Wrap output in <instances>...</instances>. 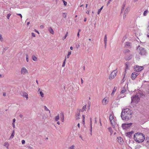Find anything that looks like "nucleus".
Returning <instances> with one entry per match:
<instances>
[{
  "mask_svg": "<svg viewBox=\"0 0 149 149\" xmlns=\"http://www.w3.org/2000/svg\"><path fill=\"white\" fill-rule=\"evenodd\" d=\"M32 59L33 61H36L37 60V57L34 55H33L32 56Z\"/></svg>",
  "mask_w": 149,
  "mask_h": 149,
  "instance_id": "22",
  "label": "nucleus"
},
{
  "mask_svg": "<svg viewBox=\"0 0 149 149\" xmlns=\"http://www.w3.org/2000/svg\"><path fill=\"white\" fill-rule=\"evenodd\" d=\"M66 16H67V14L66 13H63V16L65 18H66Z\"/></svg>",
  "mask_w": 149,
  "mask_h": 149,
  "instance_id": "46",
  "label": "nucleus"
},
{
  "mask_svg": "<svg viewBox=\"0 0 149 149\" xmlns=\"http://www.w3.org/2000/svg\"><path fill=\"white\" fill-rule=\"evenodd\" d=\"M132 123H124L122 125V127L123 129H125L126 128H128L129 127H130Z\"/></svg>",
  "mask_w": 149,
  "mask_h": 149,
  "instance_id": "8",
  "label": "nucleus"
},
{
  "mask_svg": "<svg viewBox=\"0 0 149 149\" xmlns=\"http://www.w3.org/2000/svg\"><path fill=\"white\" fill-rule=\"evenodd\" d=\"M125 5H126V3H124L123 4V7H122V9H121V13L122 12L123 10H124V9L125 7Z\"/></svg>",
  "mask_w": 149,
  "mask_h": 149,
  "instance_id": "29",
  "label": "nucleus"
},
{
  "mask_svg": "<svg viewBox=\"0 0 149 149\" xmlns=\"http://www.w3.org/2000/svg\"><path fill=\"white\" fill-rule=\"evenodd\" d=\"M141 147V146L140 145H138L136 147V148H139Z\"/></svg>",
  "mask_w": 149,
  "mask_h": 149,
  "instance_id": "54",
  "label": "nucleus"
},
{
  "mask_svg": "<svg viewBox=\"0 0 149 149\" xmlns=\"http://www.w3.org/2000/svg\"><path fill=\"white\" fill-rule=\"evenodd\" d=\"M123 97H124V96L123 97L121 95H120L118 96V99H119Z\"/></svg>",
  "mask_w": 149,
  "mask_h": 149,
  "instance_id": "48",
  "label": "nucleus"
},
{
  "mask_svg": "<svg viewBox=\"0 0 149 149\" xmlns=\"http://www.w3.org/2000/svg\"><path fill=\"white\" fill-rule=\"evenodd\" d=\"M107 35H105V36L104 39V42H107Z\"/></svg>",
  "mask_w": 149,
  "mask_h": 149,
  "instance_id": "31",
  "label": "nucleus"
},
{
  "mask_svg": "<svg viewBox=\"0 0 149 149\" xmlns=\"http://www.w3.org/2000/svg\"><path fill=\"white\" fill-rule=\"evenodd\" d=\"M134 140L139 143L143 142L145 139V135L141 133H136L134 135Z\"/></svg>",
  "mask_w": 149,
  "mask_h": 149,
  "instance_id": "2",
  "label": "nucleus"
},
{
  "mask_svg": "<svg viewBox=\"0 0 149 149\" xmlns=\"http://www.w3.org/2000/svg\"><path fill=\"white\" fill-rule=\"evenodd\" d=\"M3 77V75H1L0 74V78Z\"/></svg>",
  "mask_w": 149,
  "mask_h": 149,
  "instance_id": "62",
  "label": "nucleus"
},
{
  "mask_svg": "<svg viewBox=\"0 0 149 149\" xmlns=\"http://www.w3.org/2000/svg\"><path fill=\"white\" fill-rule=\"evenodd\" d=\"M80 116V113L79 112H77V113L76 115V118L77 120L79 119V116Z\"/></svg>",
  "mask_w": 149,
  "mask_h": 149,
  "instance_id": "24",
  "label": "nucleus"
},
{
  "mask_svg": "<svg viewBox=\"0 0 149 149\" xmlns=\"http://www.w3.org/2000/svg\"><path fill=\"white\" fill-rule=\"evenodd\" d=\"M126 91V90L125 89H123L121 91L120 93L121 94H122L125 93Z\"/></svg>",
  "mask_w": 149,
  "mask_h": 149,
  "instance_id": "45",
  "label": "nucleus"
},
{
  "mask_svg": "<svg viewBox=\"0 0 149 149\" xmlns=\"http://www.w3.org/2000/svg\"><path fill=\"white\" fill-rule=\"evenodd\" d=\"M146 141V143H149V137H147Z\"/></svg>",
  "mask_w": 149,
  "mask_h": 149,
  "instance_id": "40",
  "label": "nucleus"
},
{
  "mask_svg": "<svg viewBox=\"0 0 149 149\" xmlns=\"http://www.w3.org/2000/svg\"><path fill=\"white\" fill-rule=\"evenodd\" d=\"M83 120L82 121L83 122V124L84 125V119H85V116L84 115H83Z\"/></svg>",
  "mask_w": 149,
  "mask_h": 149,
  "instance_id": "44",
  "label": "nucleus"
},
{
  "mask_svg": "<svg viewBox=\"0 0 149 149\" xmlns=\"http://www.w3.org/2000/svg\"><path fill=\"white\" fill-rule=\"evenodd\" d=\"M29 57H28V54H26V61L27 62H29Z\"/></svg>",
  "mask_w": 149,
  "mask_h": 149,
  "instance_id": "38",
  "label": "nucleus"
},
{
  "mask_svg": "<svg viewBox=\"0 0 149 149\" xmlns=\"http://www.w3.org/2000/svg\"><path fill=\"white\" fill-rule=\"evenodd\" d=\"M127 14V13H124V14L123 15V19H124L126 17V16Z\"/></svg>",
  "mask_w": 149,
  "mask_h": 149,
  "instance_id": "49",
  "label": "nucleus"
},
{
  "mask_svg": "<svg viewBox=\"0 0 149 149\" xmlns=\"http://www.w3.org/2000/svg\"><path fill=\"white\" fill-rule=\"evenodd\" d=\"M44 27V26L43 25H41L40 26V27L41 29H42Z\"/></svg>",
  "mask_w": 149,
  "mask_h": 149,
  "instance_id": "59",
  "label": "nucleus"
},
{
  "mask_svg": "<svg viewBox=\"0 0 149 149\" xmlns=\"http://www.w3.org/2000/svg\"><path fill=\"white\" fill-rule=\"evenodd\" d=\"M130 63H128V62H126L125 64V65H126V69L125 70V72L126 71V70L127 69L129 68V65H130Z\"/></svg>",
  "mask_w": 149,
  "mask_h": 149,
  "instance_id": "19",
  "label": "nucleus"
},
{
  "mask_svg": "<svg viewBox=\"0 0 149 149\" xmlns=\"http://www.w3.org/2000/svg\"><path fill=\"white\" fill-rule=\"evenodd\" d=\"M90 131L91 132V134L92 132V118H90Z\"/></svg>",
  "mask_w": 149,
  "mask_h": 149,
  "instance_id": "20",
  "label": "nucleus"
},
{
  "mask_svg": "<svg viewBox=\"0 0 149 149\" xmlns=\"http://www.w3.org/2000/svg\"><path fill=\"white\" fill-rule=\"evenodd\" d=\"M138 75L139 73L138 72H133L132 74L131 78L132 79L134 80Z\"/></svg>",
  "mask_w": 149,
  "mask_h": 149,
  "instance_id": "9",
  "label": "nucleus"
},
{
  "mask_svg": "<svg viewBox=\"0 0 149 149\" xmlns=\"http://www.w3.org/2000/svg\"><path fill=\"white\" fill-rule=\"evenodd\" d=\"M21 95L23 96L24 97H25L26 99H28V97L27 94L26 93L24 92H22L20 93Z\"/></svg>",
  "mask_w": 149,
  "mask_h": 149,
  "instance_id": "10",
  "label": "nucleus"
},
{
  "mask_svg": "<svg viewBox=\"0 0 149 149\" xmlns=\"http://www.w3.org/2000/svg\"><path fill=\"white\" fill-rule=\"evenodd\" d=\"M130 51L128 49H125L123 51V52L125 54H128L130 53Z\"/></svg>",
  "mask_w": 149,
  "mask_h": 149,
  "instance_id": "18",
  "label": "nucleus"
},
{
  "mask_svg": "<svg viewBox=\"0 0 149 149\" xmlns=\"http://www.w3.org/2000/svg\"><path fill=\"white\" fill-rule=\"evenodd\" d=\"M130 42H126V45L127 46H130Z\"/></svg>",
  "mask_w": 149,
  "mask_h": 149,
  "instance_id": "52",
  "label": "nucleus"
},
{
  "mask_svg": "<svg viewBox=\"0 0 149 149\" xmlns=\"http://www.w3.org/2000/svg\"><path fill=\"white\" fill-rule=\"evenodd\" d=\"M139 54L141 55H145L146 52L144 48L143 47H140L139 49Z\"/></svg>",
  "mask_w": 149,
  "mask_h": 149,
  "instance_id": "6",
  "label": "nucleus"
},
{
  "mask_svg": "<svg viewBox=\"0 0 149 149\" xmlns=\"http://www.w3.org/2000/svg\"><path fill=\"white\" fill-rule=\"evenodd\" d=\"M48 30L50 33H52V34H54V31L53 29L51 27H49V28Z\"/></svg>",
  "mask_w": 149,
  "mask_h": 149,
  "instance_id": "15",
  "label": "nucleus"
},
{
  "mask_svg": "<svg viewBox=\"0 0 149 149\" xmlns=\"http://www.w3.org/2000/svg\"><path fill=\"white\" fill-rule=\"evenodd\" d=\"M0 40L1 42H3V38L1 34H0Z\"/></svg>",
  "mask_w": 149,
  "mask_h": 149,
  "instance_id": "36",
  "label": "nucleus"
},
{
  "mask_svg": "<svg viewBox=\"0 0 149 149\" xmlns=\"http://www.w3.org/2000/svg\"><path fill=\"white\" fill-rule=\"evenodd\" d=\"M14 135H15V132H14V131L13 130L12 132V134L11 135L10 137V139H12L13 137L14 136Z\"/></svg>",
  "mask_w": 149,
  "mask_h": 149,
  "instance_id": "26",
  "label": "nucleus"
},
{
  "mask_svg": "<svg viewBox=\"0 0 149 149\" xmlns=\"http://www.w3.org/2000/svg\"><path fill=\"white\" fill-rule=\"evenodd\" d=\"M29 149H33V148L31 146H29Z\"/></svg>",
  "mask_w": 149,
  "mask_h": 149,
  "instance_id": "64",
  "label": "nucleus"
},
{
  "mask_svg": "<svg viewBox=\"0 0 149 149\" xmlns=\"http://www.w3.org/2000/svg\"><path fill=\"white\" fill-rule=\"evenodd\" d=\"M44 108H45V111H49V113H50V110H49L46 107V106H44Z\"/></svg>",
  "mask_w": 149,
  "mask_h": 149,
  "instance_id": "32",
  "label": "nucleus"
},
{
  "mask_svg": "<svg viewBox=\"0 0 149 149\" xmlns=\"http://www.w3.org/2000/svg\"><path fill=\"white\" fill-rule=\"evenodd\" d=\"M134 71L136 72H139L143 70V68L142 66H139L136 65L134 66Z\"/></svg>",
  "mask_w": 149,
  "mask_h": 149,
  "instance_id": "4",
  "label": "nucleus"
},
{
  "mask_svg": "<svg viewBox=\"0 0 149 149\" xmlns=\"http://www.w3.org/2000/svg\"><path fill=\"white\" fill-rule=\"evenodd\" d=\"M125 74H124V77L123 78V79H122V81H121V82L122 83H123L124 82V81L126 79H125Z\"/></svg>",
  "mask_w": 149,
  "mask_h": 149,
  "instance_id": "35",
  "label": "nucleus"
},
{
  "mask_svg": "<svg viewBox=\"0 0 149 149\" xmlns=\"http://www.w3.org/2000/svg\"><path fill=\"white\" fill-rule=\"evenodd\" d=\"M4 146H6L7 148L9 146V144L7 142H6L4 143Z\"/></svg>",
  "mask_w": 149,
  "mask_h": 149,
  "instance_id": "30",
  "label": "nucleus"
},
{
  "mask_svg": "<svg viewBox=\"0 0 149 149\" xmlns=\"http://www.w3.org/2000/svg\"><path fill=\"white\" fill-rule=\"evenodd\" d=\"M25 141L24 140H23L22 141V144H24L25 143Z\"/></svg>",
  "mask_w": 149,
  "mask_h": 149,
  "instance_id": "51",
  "label": "nucleus"
},
{
  "mask_svg": "<svg viewBox=\"0 0 149 149\" xmlns=\"http://www.w3.org/2000/svg\"><path fill=\"white\" fill-rule=\"evenodd\" d=\"M132 57V55H131L129 56V57H128L127 58V57H126L125 58L126 60H129Z\"/></svg>",
  "mask_w": 149,
  "mask_h": 149,
  "instance_id": "33",
  "label": "nucleus"
},
{
  "mask_svg": "<svg viewBox=\"0 0 149 149\" xmlns=\"http://www.w3.org/2000/svg\"><path fill=\"white\" fill-rule=\"evenodd\" d=\"M11 14H8L7 16V18L8 19H9L10 16Z\"/></svg>",
  "mask_w": 149,
  "mask_h": 149,
  "instance_id": "47",
  "label": "nucleus"
},
{
  "mask_svg": "<svg viewBox=\"0 0 149 149\" xmlns=\"http://www.w3.org/2000/svg\"><path fill=\"white\" fill-rule=\"evenodd\" d=\"M110 121L112 126H114L115 125L114 120H110Z\"/></svg>",
  "mask_w": 149,
  "mask_h": 149,
  "instance_id": "23",
  "label": "nucleus"
},
{
  "mask_svg": "<svg viewBox=\"0 0 149 149\" xmlns=\"http://www.w3.org/2000/svg\"><path fill=\"white\" fill-rule=\"evenodd\" d=\"M80 45L79 44L76 45L77 48L78 49Z\"/></svg>",
  "mask_w": 149,
  "mask_h": 149,
  "instance_id": "55",
  "label": "nucleus"
},
{
  "mask_svg": "<svg viewBox=\"0 0 149 149\" xmlns=\"http://www.w3.org/2000/svg\"><path fill=\"white\" fill-rule=\"evenodd\" d=\"M118 141V143L122 144L123 143V139L120 137H119L117 138Z\"/></svg>",
  "mask_w": 149,
  "mask_h": 149,
  "instance_id": "12",
  "label": "nucleus"
},
{
  "mask_svg": "<svg viewBox=\"0 0 149 149\" xmlns=\"http://www.w3.org/2000/svg\"><path fill=\"white\" fill-rule=\"evenodd\" d=\"M15 118L14 119H13V123H15Z\"/></svg>",
  "mask_w": 149,
  "mask_h": 149,
  "instance_id": "58",
  "label": "nucleus"
},
{
  "mask_svg": "<svg viewBox=\"0 0 149 149\" xmlns=\"http://www.w3.org/2000/svg\"><path fill=\"white\" fill-rule=\"evenodd\" d=\"M103 8V6H102L101 8L99 9L98 10V12H97V14H99L100 12L101 11V10H102V9Z\"/></svg>",
  "mask_w": 149,
  "mask_h": 149,
  "instance_id": "34",
  "label": "nucleus"
},
{
  "mask_svg": "<svg viewBox=\"0 0 149 149\" xmlns=\"http://www.w3.org/2000/svg\"><path fill=\"white\" fill-rule=\"evenodd\" d=\"M148 12V11L147 10L145 11L143 13V16H146Z\"/></svg>",
  "mask_w": 149,
  "mask_h": 149,
  "instance_id": "27",
  "label": "nucleus"
},
{
  "mask_svg": "<svg viewBox=\"0 0 149 149\" xmlns=\"http://www.w3.org/2000/svg\"><path fill=\"white\" fill-rule=\"evenodd\" d=\"M63 2L64 3V6H66L67 3V2L64 1H63Z\"/></svg>",
  "mask_w": 149,
  "mask_h": 149,
  "instance_id": "50",
  "label": "nucleus"
},
{
  "mask_svg": "<svg viewBox=\"0 0 149 149\" xmlns=\"http://www.w3.org/2000/svg\"><path fill=\"white\" fill-rule=\"evenodd\" d=\"M40 95L42 97H44V93H43L42 92V91L40 92Z\"/></svg>",
  "mask_w": 149,
  "mask_h": 149,
  "instance_id": "39",
  "label": "nucleus"
},
{
  "mask_svg": "<svg viewBox=\"0 0 149 149\" xmlns=\"http://www.w3.org/2000/svg\"><path fill=\"white\" fill-rule=\"evenodd\" d=\"M69 149H74V146L72 145L69 148Z\"/></svg>",
  "mask_w": 149,
  "mask_h": 149,
  "instance_id": "42",
  "label": "nucleus"
},
{
  "mask_svg": "<svg viewBox=\"0 0 149 149\" xmlns=\"http://www.w3.org/2000/svg\"><path fill=\"white\" fill-rule=\"evenodd\" d=\"M20 73L21 74L25 75L28 73V71L26 68L23 67L21 69Z\"/></svg>",
  "mask_w": 149,
  "mask_h": 149,
  "instance_id": "7",
  "label": "nucleus"
},
{
  "mask_svg": "<svg viewBox=\"0 0 149 149\" xmlns=\"http://www.w3.org/2000/svg\"><path fill=\"white\" fill-rule=\"evenodd\" d=\"M108 101L107 100V99H106V98L103 99L102 101V104L103 105H106L108 103Z\"/></svg>",
  "mask_w": 149,
  "mask_h": 149,
  "instance_id": "11",
  "label": "nucleus"
},
{
  "mask_svg": "<svg viewBox=\"0 0 149 149\" xmlns=\"http://www.w3.org/2000/svg\"><path fill=\"white\" fill-rule=\"evenodd\" d=\"M71 54V52H68V54L67 56V57L68 58H69V56Z\"/></svg>",
  "mask_w": 149,
  "mask_h": 149,
  "instance_id": "41",
  "label": "nucleus"
},
{
  "mask_svg": "<svg viewBox=\"0 0 149 149\" xmlns=\"http://www.w3.org/2000/svg\"><path fill=\"white\" fill-rule=\"evenodd\" d=\"M140 95V93H138L132 97V102H135L136 103H138L140 100V97H139Z\"/></svg>",
  "mask_w": 149,
  "mask_h": 149,
  "instance_id": "3",
  "label": "nucleus"
},
{
  "mask_svg": "<svg viewBox=\"0 0 149 149\" xmlns=\"http://www.w3.org/2000/svg\"><path fill=\"white\" fill-rule=\"evenodd\" d=\"M79 32H78L77 33V36L78 37H79Z\"/></svg>",
  "mask_w": 149,
  "mask_h": 149,
  "instance_id": "63",
  "label": "nucleus"
},
{
  "mask_svg": "<svg viewBox=\"0 0 149 149\" xmlns=\"http://www.w3.org/2000/svg\"><path fill=\"white\" fill-rule=\"evenodd\" d=\"M130 10V8L129 7H127L125 9L124 13H127V12L129 11Z\"/></svg>",
  "mask_w": 149,
  "mask_h": 149,
  "instance_id": "25",
  "label": "nucleus"
},
{
  "mask_svg": "<svg viewBox=\"0 0 149 149\" xmlns=\"http://www.w3.org/2000/svg\"><path fill=\"white\" fill-rule=\"evenodd\" d=\"M61 120L62 122H64V115L63 113H61Z\"/></svg>",
  "mask_w": 149,
  "mask_h": 149,
  "instance_id": "16",
  "label": "nucleus"
},
{
  "mask_svg": "<svg viewBox=\"0 0 149 149\" xmlns=\"http://www.w3.org/2000/svg\"><path fill=\"white\" fill-rule=\"evenodd\" d=\"M31 34H32V36H33L34 37H35V34L33 33H31Z\"/></svg>",
  "mask_w": 149,
  "mask_h": 149,
  "instance_id": "56",
  "label": "nucleus"
},
{
  "mask_svg": "<svg viewBox=\"0 0 149 149\" xmlns=\"http://www.w3.org/2000/svg\"><path fill=\"white\" fill-rule=\"evenodd\" d=\"M17 15H18V16H19L21 18H22V15L20 14H17Z\"/></svg>",
  "mask_w": 149,
  "mask_h": 149,
  "instance_id": "53",
  "label": "nucleus"
},
{
  "mask_svg": "<svg viewBox=\"0 0 149 149\" xmlns=\"http://www.w3.org/2000/svg\"><path fill=\"white\" fill-rule=\"evenodd\" d=\"M81 83L82 84L83 83V80L82 78H81Z\"/></svg>",
  "mask_w": 149,
  "mask_h": 149,
  "instance_id": "60",
  "label": "nucleus"
},
{
  "mask_svg": "<svg viewBox=\"0 0 149 149\" xmlns=\"http://www.w3.org/2000/svg\"><path fill=\"white\" fill-rule=\"evenodd\" d=\"M117 73L116 70H113L110 74L109 76V79H113L116 76V74Z\"/></svg>",
  "mask_w": 149,
  "mask_h": 149,
  "instance_id": "5",
  "label": "nucleus"
},
{
  "mask_svg": "<svg viewBox=\"0 0 149 149\" xmlns=\"http://www.w3.org/2000/svg\"><path fill=\"white\" fill-rule=\"evenodd\" d=\"M133 133L134 132L133 131L127 132L126 134V136H127L129 137L130 138L132 135L133 134Z\"/></svg>",
  "mask_w": 149,
  "mask_h": 149,
  "instance_id": "14",
  "label": "nucleus"
},
{
  "mask_svg": "<svg viewBox=\"0 0 149 149\" xmlns=\"http://www.w3.org/2000/svg\"><path fill=\"white\" fill-rule=\"evenodd\" d=\"M66 60V58H65V60H64V62H63V63L62 64V67H64L65 66V62Z\"/></svg>",
  "mask_w": 149,
  "mask_h": 149,
  "instance_id": "43",
  "label": "nucleus"
},
{
  "mask_svg": "<svg viewBox=\"0 0 149 149\" xmlns=\"http://www.w3.org/2000/svg\"><path fill=\"white\" fill-rule=\"evenodd\" d=\"M110 120H114V117L112 114H110L109 116Z\"/></svg>",
  "mask_w": 149,
  "mask_h": 149,
  "instance_id": "21",
  "label": "nucleus"
},
{
  "mask_svg": "<svg viewBox=\"0 0 149 149\" xmlns=\"http://www.w3.org/2000/svg\"><path fill=\"white\" fill-rule=\"evenodd\" d=\"M111 0H109V1H108V2L107 4V5H108V4L110 3V2L111 1Z\"/></svg>",
  "mask_w": 149,
  "mask_h": 149,
  "instance_id": "57",
  "label": "nucleus"
},
{
  "mask_svg": "<svg viewBox=\"0 0 149 149\" xmlns=\"http://www.w3.org/2000/svg\"><path fill=\"white\" fill-rule=\"evenodd\" d=\"M132 111L129 108H126L122 111L121 115L123 120L128 121L132 117Z\"/></svg>",
  "mask_w": 149,
  "mask_h": 149,
  "instance_id": "1",
  "label": "nucleus"
},
{
  "mask_svg": "<svg viewBox=\"0 0 149 149\" xmlns=\"http://www.w3.org/2000/svg\"><path fill=\"white\" fill-rule=\"evenodd\" d=\"M68 32H67L66 33V34H65V36L63 38V40H64L66 38L67 36H68Z\"/></svg>",
  "mask_w": 149,
  "mask_h": 149,
  "instance_id": "37",
  "label": "nucleus"
},
{
  "mask_svg": "<svg viewBox=\"0 0 149 149\" xmlns=\"http://www.w3.org/2000/svg\"><path fill=\"white\" fill-rule=\"evenodd\" d=\"M104 44H105L104 47L105 48L106 47L107 42H104Z\"/></svg>",
  "mask_w": 149,
  "mask_h": 149,
  "instance_id": "61",
  "label": "nucleus"
},
{
  "mask_svg": "<svg viewBox=\"0 0 149 149\" xmlns=\"http://www.w3.org/2000/svg\"><path fill=\"white\" fill-rule=\"evenodd\" d=\"M117 87H116L115 86L114 87L112 91V92L111 93V95H113L114 94L115 92L116 91L117 89Z\"/></svg>",
  "mask_w": 149,
  "mask_h": 149,
  "instance_id": "17",
  "label": "nucleus"
},
{
  "mask_svg": "<svg viewBox=\"0 0 149 149\" xmlns=\"http://www.w3.org/2000/svg\"><path fill=\"white\" fill-rule=\"evenodd\" d=\"M86 105H85L83 107L82 109H79L78 112H79L80 113V112H84V111H86Z\"/></svg>",
  "mask_w": 149,
  "mask_h": 149,
  "instance_id": "13",
  "label": "nucleus"
},
{
  "mask_svg": "<svg viewBox=\"0 0 149 149\" xmlns=\"http://www.w3.org/2000/svg\"><path fill=\"white\" fill-rule=\"evenodd\" d=\"M59 116L58 114V116H56L55 118V120L56 121H57L59 119Z\"/></svg>",
  "mask_w": 149,
  "mask_h": 149,
  "instance_id": "28",
  "label": "nucleus"
}]
</instances>
